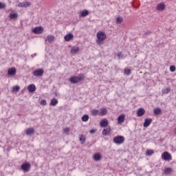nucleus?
Wrapping results in <instances>:
<instances>
[{"instance_id": "11", "label": "nucleus", "mask_w": 176, "mask_h": 176, "mask_svg": "<svg viewBox=\"0 0 176 176\" xmlns=\"http://www.w3.org/2000/svg\"><path fill=\"white\" fill-rule=\"evenodd\" d=\"M125 118H126V116H124V114L120 115L118 118V124H122V123H124Z\"/></svg>"}, {"instance_id": "41", "label": "nucleus", "mask_w": 176, "mask_h": 176, "mask_svg": "<svg viewBox=\"0 0 176 176\" xmlns=\"http://www.w3.org/2000/svg\"><path fill=\"white\" fill-rule=\"evenodd\" d=\"M121 56H122V52H118V54H117V57L118 58H120Z\"/></svg>"}, {"instance_id": "30", "label": "nucleus", "mask_w": 176, "mask_h": 176, "mask_svg": "<svg viewBox=\"0 0 176 176\" xmlns=\"http://www.w3.org/2000/svg\"><path fill=\"white\" fill-rule=\"evenodd\" d=\"M154 114L155 115H159L160 113H162V109L160 108H155L154 109Z\"/></svg>"}, {"instance_id": "37", "label": "nucleus", "mask_w": 176, "mask_h": 176, "mask_svg": "<svg viewBox=\"0 0 176 176\" xmlns=\"http://www.w3.org/2000/svg\"><path fill=\"white\" fill-rule=\"evenodd\" d=\"M170 72H175V66H174V65L170 66Z\"/></svg>"}, {"instance_id": "8", "label": "nucleus", "mask_w": 176, "mask_h": 176, "mask_svg": "<svg viewBox=\"0 0 176 176\" xmlns=\"http://www.w3.org/2000/svg\"><path fill=\"white\" fill-rule=\"evenodd\" d=\"M18 6L19 8H28V6H31V3L28 1L21 2Z\"/></svg>"}, {"instance_id": "5", "label": "nucleus", "mask_w": 176, "mask_h": 176, "mask_svg": "<svg viewBox=\"0 0 176 176\" xmlns=\"http://www.w3.org/2000/svg\"><path fill=\"white\" fill-rule=\"evenodd\" d=\"M162 159L166 161L171 160V154L167 151H165L162 154Z\"/></svg>"}, {"instance_id": "14", "label": "nucleus", "mask_w": 176, "mask_h": 176, "mask_svg": "<svg viewBox=\"0 0 176 176\" xmlns=\"http://www.w3.org/2000/svg\"><path fill=\"white\" fill-rule=\"evenodd\" d=\"M28 89L29 90L30 93H34V91L36 90V87H35V85L32 84L28 85Z\"/></svg>"}, {"instance_id": "40", "label": "nucleus", "mask_w": 176, "mask_h": 176, "mask_svg": "<svg viewBox=\"0 0 176 176\" xmlns=\"http://www.w3.org/2000/svg\"><path fill=\"white\" fill-rule=\"evenodd\" d=\"M90 134H94V133H96V129H91L89 131Z\"/></svg>"}, {"instance_id": "31", "label": "nucleus", "mask_w": 176, "mask_h": 176, "mask_svg": "<svg viewBox=\"0 0 176 176\" xmlns=\"http://www.w3.org/2000/svg\"><path fill=\"white\" fill-rule=\"evenodd\" d=\"M173 173V169L171 168H166L164 170V174L168 175Z\"/></svg>"}, {"instance_id": "22", "label": "nucleus", "mask_w": 176, "mask_h": 176, "mask_svg": "<svg viewBox=\"0 0 176 176\" xmlns=\"http://www.w3.org/2000/svg\"><path fill=\"white\" fill-rule=\"evenodd\" d=\"M91 113L92 116H97V115L100 116V110L98 109H92L91 111Z\"/></svg>"}, {"instance_id": "20", "label": "nucleus", "mask_w": 176, "mask_h": 176, "mask_svg": "<svg viewBox=\"0 0 176 176\" xmlns=\"http://www.w3.org/2000/svg\"><path fill=\"white\" fill-rule=\"evenodd\" d=\"M107 115V109L101 108L99 111V116H104Z\"/></svg>"}, {"instance_id": "3", "label": "nucleus", "mask_w": 176, "mask_h": 176, "mask_svg": "<svg viewBox=\"0 0 176 176\" xmlns=\"http://www.w3.org/2000/svg\"><path fill=\"white\" fill-rule=\"evenodd\" d=\"M113 142L117 145H121L124 142V137L123 136H116L113 138Z\"/></svg>"}, {"instance_id": "34", "label": "nucleus", "mask_w": 176, "mask_h": 176, "mask_svg": "<svg viewBox=\"0 0 176 176\" xmlns=\"http://www.w3.org/2000/svg\"><path fill=\"white\" fill-rule=\"evenodd\" d=\"M131 74V70L130 69H125L124 75H130Z\"/></svg>"}, {"instance_id": "32", "label": "nucleus", "mask_w": 176, "mask_h": 176, "mask_svg": "<svg viewBox=\"0 0 176 176\" xmlns=\"http://www.w3.org/2000/svg\"><path fill=\"white\" fill-rule=\"evenodd\" d=\"M81 119L82 122H87L89 120V115L87 114L83 115Z\"/></svg>"}, {"instance_id": "36", "label": "nucleus", "mask_w": 176, "mask_h": 176, "mask_svg": "<svg viewBox=\"0 0 176 176\" xmlns=\"http://www.w3.org/2000/svg\"><path fill=\"white\" fill-rule=\"evenodd\" d=\"M63 133L66 134V135H68L69 134V128L67 127L63 129Z\"/></svg>"}, {"instance_id": "33", "label": "nucleus", "mask_w": 176, "mask_h": 176, "mask_svg": "<svg viewBox=\"0 0 176 176\" xmlns=\"http://www.w3.org/2000/svg\"><path fill=\"white\" fill-rule=\"evenodd\" d=\"M155 153V151L153 150H147L146 151V156H152Z\"/></svg>"}, {"instance_id": "27", "label": "nucleus", "mask_w": 176, "mask_h": 176, "mask_svg": "<svg viewBox=\"0 0 176 176\" xmlns=\"http://www.w3.org/2000/svg\"><path fill=\"white\" fill-rule=\"evenodd\" d=\"M79 140H80V144L82 145H83V144H85V142H86V138L83 135H80Z\"/></svg>"}, {"instance_id": "26", "label": "nucleus", "mask_w": 176, "mask_h": 176, "mask_svg": "<svg viewBox=\"0 0 176 176\" xmlns=\"http://www.w3.org/2000/svg\"><path fill=\"white\" fill-rule=\"evenodd\" d=\"M111 133V128H107L103 129L102 131V135H108Z\"/></svg>"}, {"instance_id": "16", "label": "nucleus", "mask_w": 176, "mask_h": 176, "mask_svg": "<svg viewBox=\"0 0 176 176\" xmlns=\"http://www.w3.org/2000/svg\"><path fill=\"white\" fill-rule=\"evenodd\" d=\"M165 8H166V6L163 3H160L157 6V10H159L160 12L164 10Z\"/></svg>"}, {"instance_id": "10", "label": "nucleus", "mask_w": 176, "mask_h": 176, "mask_svg": "<svg viewBox=\"0 0 176 176\" xmlns=\"http://www.w3.org/2000/svg\"><path fill=\"white\" fill-rule=\"evenodd\" d=\"M145 115V109L144 108L138 109L137 111V116L138 118L144 116Z\"/></svg>"}, {"instance_id": "43", "label": "nucleus", "mask_w": 176, "mask_h": 176, "mask_svg": "<svg viewBox=\"0 0 176 176\" xmlns=\"http://www.w3.org/2000/svg\"><path fill=\"white\" fill-rule=\"evenodd\" d=\"M175 134H176V128H175Z\"/></svg>"}, {"instance_id": "9", "label": "nucleus", "mask_w": 176, "mask_h": 176, "mask_svg": "<svg viewBox=\"0 0 176 176\" xmlns=\"http://www.w3.org/2000/svg\"><path fill=\"white\" fill-rule=\"evenodd\" d=\"M34 34H42L43 32V28L42 27H36L32 30Z\"/></svg>"}, {"instance_id": "29", "label": "nucleus", "mask_w": 176, "mask_h": 176, "mask_svg": "<svg viewBox=\"0 0 176 176\" xmlns=\"http://www.w3.org/2000/svg\"><path fill=\"white\" fill-rule=\"evenodd\" d=\"M19 90H20V87L16 85L12 87V91L13 93H17L19 91Z\"/></svg>"}, {"instance_id": "7", "label": "nucleus", "mask_w": 176, "mask_h": 176, "mask_svg": "<svg viewBox=\"0 0 176 176\" xmlns=\"http://www.w3.org/2000/svg\"><path fill=\"white\" fill-rule=\"evenodd\" d=\"M64 39L66 42H71L74 39V34L69 33L64 36Z\"/></svg>"}, {"instance_id": "1", "label": "nucleus", "mask_w": 176, "mask_h": 176, "mask_svg": "<svg viewBox=\"0 0 176 176\" xmlns=\"http://www.w3.org/2000/svg\"><path fill=\"white\" fill-rule=\"evenodd\" d=\"M97 40L96 43L98 45H102L104 40L107 38V35L104 33V32H98L96 34Z\"/></svg>"}, {"instance_id": "21", "label": "nucleus", "mask_w": 176, "mask_h": 176, "mask_svg": "<svg viewBox=\"0 0 176 176\" xmlns=\"http://www.w3.org/2000/svg\"><path fill=\"white\" fill-rule=\"evenodd\" d=\"M89 11L87 10H84L80 13V17H86V16H88Z\"/></svg>"}, {"instance_id": "2", "label": "nucleus", "mask_w": 176, "mask_h": 176, "mask_svg": "<svg viewBox=\"0 0 176 176\" xmlns=\"http://www.w3.org/2000/svg\"><path fill=\"white\" fill-rule=\"evenodd\" d=\"M85 79L83 74H80L78 76H73L70 78L69 80L71 83L75 84L78 83V82H80V80H83Z\"/></svg>"}, {"instance_id": "12", "label": "nucleus", "mask_w": 176, "mask_h": 176, "mask_svg": "<svg viewBox=\"0 0 176 176\" xmlns=\"http://www.w3.org/2000/svg\"><path fill=\"white\" fill-rule=\"evenodd\" d=\"M16 68L14 67L9 69L8 71V75H10V76H14V75H16Z\"/></svg>"}, {"instance_id": "6", "label": "nucleus", "mask_w": 176, "mask_h": 176, "mask_svg": "<svg viewBox=\"0 0 176 176\" xmlns=\"http://www.w3.org/2000/svg\"><path fill=\"white\" fill-rule=\"evenodd\" d=\"M44 72L45 71L43 70V69H38L33 72V75L34 76L37 77L43 76Z\"/></svg>"}, {"instance_id": "19", "label": "nucleus", "mask_w": 176, "mask_h": 176, "mask_svg": "<svg viewBox=\"0 0 176 176\" xmlns=\"http://www.w3.org/2000/svg\"><path fill=\"white\" fill-rule=\"evenodd\" d=\"M54 41V36L53 35H48L47 36V39H45V42H49V43H52Z\"/></svg>"}, {"instance_id": "23", "label": "nucleus", "mask_w": 176, "mask_h": 176, "mask_svg": "<svg viewBox=\"0 0 176 176\" xmlns=\"http://www.w3.org/2000/svg\"><path fill=\"white\" fill-rule=\"evenodd\" d=\"M107 126H108V121L107 119H104L102 121H100L101 127H107Z\"/></svg>"}, {"instance_id": "24", "label": "nucleus", "mask_w": 176, "mask_h": 176, "mask_svg": "<svg viewBox=\"0 0 176 176\" xmlns=\"http://www.w3.org/2000/svg\"><path fill=\"white\" fill-rule=\"evenodd\" d=\"M79 52V48L78 47H72L71 50V53L72 54H76Z\"/></svg>"}, {"instance_id": "17", "label": "nucleus", "mask_w": 176, "mask_h": 176, "mask_svg": "<svg viewBox=\"0 0 176 176\" xmlns=\"http://www.w3.org/2000/svg\"><path fill=\"white\" fill-rule=\"evenodd\" d=\"M58 104V100L56 99V98H54L51 100L50 105L52 107H56Z\"/></svg>"}, {"instance_id": "42", "label": "nucleus", "mask_w": 176, "mask_h": 176, "mask_svg": "<svg viewBox=\"0 0 176 176\" xmlns=\"http://www.w3.org/2000/svg\"><path fill=\"white\" fill-rule=\"evenodd\" d=\"M148 34H149V32H146L145 35H148Z\"/></svg>"}, {"instance_id": "38", "label": "nucleus", "mask_w": 176, "mask_h": 176, "mask_svg": "<svg viewBox=\"0 0 176 176\" xmlns=\"http://www.w3.org/2000/svg\"><path fill=\"white\" fill-rule=\"evenodd\" d=\"M40 104L41 105H46L47 104L46 100H41Z\"/></svg>"}, {"instance_id": "15", "label": "nucleus", "mask_w": 176, "mask_h": 176, "mask_svg": "<svg viewBox=\"0 0 176 176\" xmlns=\"http://www.w3.org/2000/svg\"><path fill=\"white\" fill-rule=\"evenodd\" d=\"M35 133V129L34 128H28L26 130V135H32Z\"/></svg>"}, {"instance_id": "25", "label": "nucleus", "mask_w": 176, "mask_h": 176, "mask_svg": "<svg viewBox=\"0 0 176 176\" xmlns=\"http://www.w3.org/2000/svg\"><path fill=\"white\" fill-rule=\"evenodd\" d=\"M10 19H11V20H16L17 17H18V14L17 13H11L9 15Z\"/></svg>"}, {"instance_id": "18", "label": "nucleus", "mask_w": 176, "mask_h": 176, "mask_svg": "<svg viewBox=\"0 0 176 176\" xmlns=\"http://www.w3.org/2000/svg\"><path fill=\"white\" fill-rule=\"evenodd\" d=\"M101 159H102V157H101V154L100 153H96L94 155V160L96 162H100V160H101Z\"/></svg>"}, {"instance_id": "35", "label": "nucleus", "mask_w": 176, "mask_h": 176, "mask_svg": "<svg viewBox=\"0 0 176 176\" xmlns=\"http://www.w3.org/2000/svg\"><path fill=\"white\" fill-rule=\"evenodd\" d=\"M171 89L170 88H166V89H162V94H168V93L170 91Z\"/></svg>"}, {"instance_id": "28", "label": "nucleus", "mask_w": 176, "mask_h": 176, "mask_svg": "<svg viewBox=\"0 0 176 176\" xmlns=\"http://www.w3.org/2000/svg\"><path fill=\"white\" fill-rule=\"evenodd\" d=\"M123 23V17L118 16L116 18V23L117 24H122Z\"/></svg>"}, {"instance_id": "13", "label": "nucleus", "mask_w": 176, "mask_h": 176, "mask_svg": "<svg viewBox=\"0 0 176 176\" xmlns=\"http://www.w3.org/2000/svg\"><path fill=\"white\" fill-rule=\"evenodd\" d=\"M151 123H152V119L151 118H146L144 120L143 126H144V127H148L150 126Z\"/></svg>"}, {"instance_id": "4", "label": "nucleus", "mask_w": 176, "mask_h": 176, "mask_svg": "<svg viewBox=\"0 0 176 176\" xmlns=\"http://www.w3.org/2000/svg\"><path fill=\"white\" fill-rule=\"evenodd\" d=\"M21 170L23 171H25V173L30 171V169L31 168V164L28 162L23 163L21 166Z\"/></svg>"}, {"instance_id": "39", "label": "nucleus", "mask_w": 176, "mask_h": 176, "mask_svg": "<svg viewBox=\"0 0 176 176\" xmlns=\"http://www.w3.org/2000/svg\"><path fill=\"white\" fill-rule=\"evenodd\" d=\"M6 6L5 3H1L0 2V9H4V8Z\"/></svg>"}]
</instances>
